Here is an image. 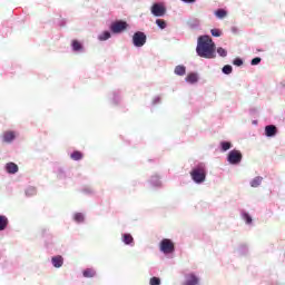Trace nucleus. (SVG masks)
Listing matches in <instances>:
<instances>
[{
  "instance_id": "f257e3e1",
  "label": "nucleus",
  "mask_w": 285,
  "mask_h": 285,
  "mask_svg": "<svg viewBox=\"0 0 285 285\" xmlns=\"http://www.w3.org/2000/svg\"><path fill=\"white\" fill-rule=\"evenodd\" d=\"M196 52L198 57H203L204 59H215V42L208 36L199 37Z\"/></svg>"
},
{
  "instance_id": "f03ea898",
  "label": "nucleus",
  "mask_w": 285,
  "mask_h": 285,
  "mask_svg": "<svg viewBox=\"0 0 285 285\" xmlns=\"http://www.w3.org/2000/svg\"><path fill=\"white\" fill-rule=\"evenodd\" d=\"M190 177L195 184H204L206 181V166L198 165L190 171Z\"/></svg>"
},
{
  "instance_id": "7ed1b4c3",
  "label": "nucleus",
  "mask_w": 285,
  "mask_h": 285,
  "mask_svg": "<svg viewBox=\"0 0 285 285\" xmlns=\"http://www.w3.org/2000/svg\"><path fill=\"white\" fill-rule=\"evenodd\" d=\"M128 29V22L124 21V20H118L116 22H112L110 26V30L111 32H114V35H119L121 32H124V30Z\"/></svg>"
},
{
  "instance_id": "20e7f679",
  "label": "nucleus",
  "mask_w": 285,
  "mask_h": 285,
  "mask_svg": "<svg viewBox=\"0 0 285 285\" xmlns=\"http://www.w3.org/2000/svg\"><path fill=\"white\" fill-rule=\"evenodd\" d=\"M146 40H147L146 33L141 31H137L132 36V43L134 46H136V48H141L146 46Z\"/></svg>"
},
{
  "instance_id": "39448f33",
  "label": "nucleus",
  "mask_w": 285,
  "mask_h": 285,
  "mask_svg": "<svg viewBox=\"0 0 285 285\" xmlns=\"http://www.w3.org/2000/svg\"><path fill=\"white\" fill-rule=\"evenodd\" d=\"M160 250H161V253H165V255L174 253L175 252V244L173 243V240H170L168 238H164L160 242Z\"/></svg>"
},
{
  "instance_id": "423d86ee",
  "label": "nucleus",
  "mask_w": 285,
  "mask_h": 285,
  "mask_svg": "<svg viewBox=\"0 0 285 285\" xmlns=\"http://www.w3.org/2000/svg\"><path fill=\"white\" fill-rule=\"evenodd\" d=\"M242 157H243L242 151L234 149V150L229 151V154L227 156V161L229 164L237 165L242 161Z\"/></svg>"
},
{
  "instance_id": "0eeeda50",
  "label": "nucleus",
  "mask_w": 285,
  "mask_h": 285,
  "mask_svg": "<svg viewBox=\"0 0 285 285\" xmlns=\"http://www.w3.org/2000/svg\"><path fill=\"white\" fill-rule=\"evenodd\" d=\"M151 14H154V17H164V14H166V7L161 3H155L151 6Z\"/></svg>"
},
{
  "instance_id": "6e6552de",
  "label": "nucleus",
  "mask_w": 285,
  "mask_h": 285,
  "mask_svg": "<svg viewBox=\"0 0 285 285\" xmlns=\"http://www.w3.org/2000/svg\"><path fill=\"white\" fill-rule=\"evenodd\" d=\"M266 137H275L277 135V127L274 125H268L265 127Z\"/></svg>"
},
{
  "instance_id": "1a4fd4ad",
  "label": "nucleus",
  "mask_w": 285,
  "mask_h": 285,
  "mask_svg": "<svg viewBox=\"0 0 285 285\" xmlns=\"http://www.w3.org/2000/svg\"><path fill=\"white\" fill-rule=\"evenodd\" d=\"M6 170L10 175H14V174L19 173V166L17 164H14V163H8L6 165Z\"/></svg>"
},
{
  "instance_id": "9d476101",
  "label": "nucleus",
  "mask_w": 285,
  "mask_h": 285,
  "mask_svg": "<svg viewBox=\"0 0 285 285\" xmlns=\"http://www.w3.org/2000/svg\"><path fill=\"white\" fill-rule=\"evenodd\" d=\"M52 265L55 268H61L63 266V257L62 256H53L51 258Z\"/></svg>"
},
{
  "instance_id": "9b49d317",
  "label": "nucleus",
  "mask_w": 285,
  "mask_h": 285,
  "mask_svg": "<svg viewBox=\"0 0 285 285\" xmlns=\"http://www.w3.org/2000/svg\"><path fill=\"white\" fill-rule=\"evenodd\" d=\"M185 81H187V83H197V81H199V77L197 76V73L190 72L185 78Z\"/></svg>"
},
{
  "instance_id": "f8f14e48",
  "label": "nucleus",
  "mask_w": 285,
  "mask_h": 285,
  "mask_svg": "<svg viewBox=\"0 0 285 285\" xmlns=\"http://www.w3.org/2000/svg\"><path fill=\"white\" fill-rule=\"evenodd\" d=\"M199 284V278L195 276V274H189L185 282V285H197Z\"/></svg>"
},
{
  "instance_id": "ddd939ff",
  "label": "nucleus",
  "mask_w": 285,
  "mask_h": 285,
  "mask_svg": "<svg viewBox=\"0 0 285 285\" xmlns=\"http://www.w3.org/2000/svg\"><path fill=\"white\" fill-rule=\"evenodd\" d=\"M262 181H264V178H263L262 176L255 177V178L250 181L252 188H257L258 186L262 185Z\"/></svg>"
},
{
  "instance_id": "4468645a",
  "label": "nucleus",
  "mask_w": 285,
  "mask_h": 285,
  "mask_svg": "<svg viewBox=\"0 0 285 285\" xmlns=\"http://www.w3.org/2000/svg\"><path fill=\"white\" fill-rule=\"evenodd\" d=\"M175 75H178V77H184V75H186V67L181 65L176 66Z\"/></svg>"
},
{
  "instance_id": "2eb2a0df",
  "label": "nucleus",
  "mask_w": 285,
  "mask_h": 285,
  "mask_svg": "<svg viewBox=\"0 0 285 285\" xmlns=\"http://www.w3.org/2000/svg\"><path fill=\"white\" fill-rule=\"evenodd\" d=\"M13 139H14L13 131H7L3 134V141H6V144H10V141H12Z\"/></svg>"
},
{
  "instance_id": "dca6fc26",
  "label": "nucleus",
  "mask_w": 285,
  "mask_h": 285,
  "mask_svg": "<svg viewBox=\"0 0 285 285\" xmlns=\"http://www.w3.org/2000/svg\"><path fill=\"white\" fill-rule=\"evenodd\" d=\"M70 157L73 161H80V159H83V154L81 151L76 150L70 155Z\"/></svg>"
},
{
  "instance_id": "f3484780",
  "label": "nucleus",
  "mask_w": 285,
  "mask_h": 285,
  "mask_svg": "<svg viewBox=\"0 0 285 285\" xmlns=\"http://www.w3.org/2000/svg\"><path fill=\"white\" fill-rule=\"evenodd\" d=\"M8 228V217L0 215V230Z\"/></svg>"
},
{
  "instance_id": "a211bd4d",
  "label": "nucleus",
  "mask_w": 285,
  "mask_h": 285,
  "mask_svg": "<svg viewBox=\"0 0 285 285\" xmlns=\"http://www.w3.org/2000/svg\"><path fill=\"white\" fill-rule=\"evenodd\" d=\"M83 277H95L97 275V272L92 268H87L82 272Z\"/></svg>"
},
{
  "instance_id": "6ab92c4d",
  "label": "nucleus",
  "mask_w": 285,
  "mask_h": 285,
  "mask_svg": "<svg viewBox=\"0 0 285 285\" xmlns=\"http://www.w3.org/2000/svg\"><path fill=\"white\" fill-rule=\"evenodd\" d=\"M215 14L218 19H224L228 14V12H226V10L224 9H218L215 11Z\"/></svg>"
},
{
  "instance_id": "aec40b11",
  "label": "nucleus",
  "mask_w": 285,
  "mask_h": 285,
  "mask_svg": "<svg viewBox=\"0 0 285 285\" xmlns=\"http://www.w3.org/2000/svg\"><path fill=\"white\" fill-rule=\"evenodd\" d=\"M122 242H124V244H132V242H134V238H132V235H130V234H125V235H122Z\"/></svg>"
},
{
  "instance_id": "412c9836",
  "label": "nucleus",
  "mask_w": 285,
  "mask_h": 285,
  "mask_svg": "<svg viewBox=\"0 0 285 285\" xmlns=\"http://www.w3.org/2000/svg\"><path fill=\"white\" fill-rule=\"evenodd\" d=\"M81 48H83L81 46V42H79L78 40H72V49L75 50V52H79V50H81Z\"/></svg>"
},
{
  "instance_id": "4be33fe9",
  "label": "nucleus",
  "mask_w": 285,
  "mask_h": 285,
  "mask_svg": "<svg viewBox=\"0 0 285 285\" xmlns=\"http://www.w3.org/2000/svg\"><path fill=\"white\" fill-rule=\"evenodd\" d=\"M99 41H108V39H110V33L109 31H104L99 37H98Z\"/></svg>"
},
{
  "instance_id": "5701e85b",
  "label": "nucleus",
  "mask_w": 285,
  "mask_h": 285,
  "mask_svg": "<svg viewBox=\"0 0 285 285\" xmlns=\"http://www.w3.org/2000/svg\"><path fill=\"white\" fill-rule=\"evenodd\" d=\"M220 146L224 153H226V150H230V148L233 147V145L229 141H223L220 142Z\"/></svg>"
},
{
  "instance_id": "b1692460",
  "label": "nucleus",
  "mask_w": 285,
  "mask_h": 285,
  "mask_svg": "<svg viewBox=\"0 0 285 285\" xmlns=\"http://www.w3.org/2000/svg\"><path fill=\"white\" fill-rule=\"evenodd\" d=\"M73 219H75V222H77L78 224H81V222H83V214H81V213L75 214Z\"/></svg>"
},
{
  "instance_id": "393cba45",
  "label": "nucleus",
  "mask_w": 285,
  "mask_h": 285,
  "mask_svg": "<svg viewBox=\"0 0 285 285\" xmlns=\"http://www.w3.org/2000/svg\"><path fill=\"white\" fill-rule=\"evenodd\" d=\"M224 75H230L233 72V67L230 65H226L223 67Z\"/></svg>"
},
{
  "instance_id": "a878e982",
  "label": "nucleus",
  "mask_w": 285,
  "mask_h": 285,
  "mask_svg": "<svg viewBox=\"0 0 285 285\" xmlns=\"http://www.w3.org/2000/svg\"><path fill=\"white\" fill-rule=\"evenodd\" d=\"M150 285H161V279L159 277H151L149 281Z\"/></svg>"
},
{
  "instance_id": "bb28decb",
  "label": "nucleus",
  "mask_w": 285,
  "mask_h": 285,
  "mask_svg": "<svg viewBox=\"0 0 285 285\" xmlns=\"http://www.w3.org/2000/svg\"><path fill=\"white\" fill-rule=\"evenodd\" d=\"M156 24L160 27L161 30L166 28V21H164L163 19H157Z\"/></svg>"
},
{
  "instance_id": "cd10ccee",
  "label": "nucleus",
  "mask_w": 285,
  "mask_h": 285,
  "mask_svg": "<svg viewBox=\"0 0 285 285\" xmlns=\"http://www.w3.org/2000/svg\"><path fill=\"white\" fill-rule=\"evenodd\" d=\"M217 53L219 55V57H227L228 51H226V49L220 47L217 49Z\"/></svg>"
},
{
  "instance_id": "c85d7f7f",
  "label": "nucleus",
  "mask_w": 285,
  "mask_h": 285,
  "mask_svg": "<svg viewBox=\"0 0 285 285\" xmlns=\"http://www.w3.org/2000/svg\"><path fill=\"white\" fill-rule=\"evenodd\" d=\"M243 218L245 219L246 224H253V218L247 213L243 214Z\"/></svg>"
},
{
  "instance_id": "c756f323",
  "label": "nucleus",
  "mask_w": 285,
  "mask_h": 285,
  "mask_svg": "<svg viewBox=\"0 0 285 285\" xmlns=\"http://www.w3.org/2000/svg\"><path fill=\"white\" fill-rule=\"evenodd\" d=\"M26 195L30 196V195H37V189L35 187H29L26 190Z\"/></svg>"
},
{
  "instance_id": "7c9ffc66",
  "label": "nucleus",
  "mask_w": 285,
  "mask_h": 285,
  "mask_svg": "<svg viewBox=\"0 0 285 285\" xmlns=\"http://www.w3.org/2000/svg\"><path fill=\"white\" fill-rule=\"evenodd\" d=\"M250 63L253 66H258V63H262V58L256 57V58L252 59Z\"/></svg>"
},
{
  "instance_id": "2f4dec72",
  "label": "nucleus",
  "mask_w": 285,
  "mask_h": 285,
  "mask_svg": "<svg viewBox=\"0 0 285 285\" xmlns=\"http://www.w3.org/2000/svg\"><path fill=\"white\" fill-rule=\"evenodd\" d=\"M233 63L234 66H244V60H242V58H236Z\"/></svg>"
},
{
  "instance_id": "473e14b6",
  "label": "nucleus",
  "mask_w": 285,
  "mask_h": 285,
  "mask_svg": "<svg viewBox=\"0 0 285 285\" xmlns=\"http://www.w3.org/2000/svg\"><path fill=\"white\" fill-rule=\"evenodd\" d=\"M212 36L213 37H222V31H219V29H212Z\"/></svg>"
},
{
  "instance_id": "72a5a7b5",
  "label": "nucleus",
  "mask_w": 285,
  "mask_h": 285,
  "mask_svg": "<svg viewBox=\"0 0 285 285\" xmlns=\"http://www.w3.org/2000/svg\"><path fill=\"white\" fill-rule=\"evenodd\" d=\"M184 3H195L197 0H181Z\"/></svg>"
}]
</instances>
